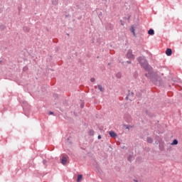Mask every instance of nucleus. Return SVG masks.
<instances>
[{"mask_svg":"<svg viewBox=\"0 0 182 182\" xmlns=\"http://www.w3.org/2000/svg\"><path fill=\"white\" fill-rule=\"evenodd\" d=\"M138 61L139 62V63H141L142 68L147 70V68H148L147 61L146 60V59H144V57H139L138 58Z\"/></svg>","mask_w":182,"mask_h":182,"instance_id":"nucleus-1","label":"nucleus"},{"mask_svg":"<svg viewBox=\"0 0 182 182\" xmlns=\"http://www.w3.org/2000/svg\"><path fill=\"white\" fill-rule=\"evenodd\" d=\"M127 58H128V59H134V55H133V53L132 52V50H129L127 53Z\"/></svg>","mask_w":182,"mask_h":182,"instance_id":"nucleus-2","label":"nucleus"},{"mask_svg":"<svg viewBox=\"0 0 182 182\" xmlns=\"http://www.w3.org/2000/svg\"><path fill=\"white\" fill-rule=\"evenodd\" d=\"M61 163L63 164V166H65L66 163H68V157L63 156L61 159Z\"/></svg>","mask_w":182,"mask_h":182,"instance_id":"nucleus-3","label":"nucleus"},{"mask_svg":"<svg viewBox=\"0 0 182 182\" xmlns=\"http://www.w3.org/2000/svg\"><path fill=\"white\" fill-rule=\"evenodd\" d=\"M171 53H173L171 48H167L166 50V54L167 55V56H171Z\"/></svg>","mask_w":182,"mask_h":182,"instance_id":"nucleus-4","label":"nucleus"},{"mask_svg":"<svg viewBox=\"0 0 182 182\" xmlns=\"http://www.w3.org/2000/svg\"><path fill=\"white\" fill-rule=\"evenodd\" d=\"M109 134L111 137H117V134H116L114 132H109Z\"/></svg>","mask_w":182,"mask_h":182,"instance_id":"nucleus-5","label":"nucleus"},{"mask_svg":"<svg viewBox=\"0 0 182 182\" xmlns=\"http://www.w3.org/2000/svg\"><path fill=\"white\" fill-rule=\"evenodd\" d=\"M171 144V146H175L176 144H178V141H177V139H174Z\"/></svg>","mask_w":182,"mask_h":182,"instance_id":"nucleus-6","label":"nucleus"},{"mask_svg":"<svg viewBox=\"0 0 182 182\" xmlns=\"http://www.w3.org/2000/svg\"><path fill=\"white\" fill-rule=\"evenodd\" d=\"M148 33L149 35H154V30L153 29H149V31H148Z\"/></svg>","mask_w":182,"mask_h":182,"instance_id":"nucleus-7","label":"nucleus"},{"mask_svg":"<svg viewBox=\"0 0 182 182\" xmlns=\"http://www.w3.org/2000/svg\"><path fill=\"white\" fill-rule=\"evenodd\" d=\"M97 87H98L99 90H100V92H105V89H103V87H102V85H98Z\"/></svg>","mask_w":182,"mask_h":182,"instance_id":"nucleus-8","label":"nucleus"},{"mask_svg":"<svg viewBox=\"0 0 182 182\" xmlns=\"http://www.w3.org/2000/svg\"><path fill=\"white\" fill-rule=\"evenodd\" d=\"M82 177H83V176H82V175H78L77 178V182L82 181Z\"/></svg>","mask_w":182,"mask_h":182,"instance_id":"nucleus-9","label":"nucleus"},{"mask_svg":"<svg viewBox=\"0 0 182 182\" xmlns=\"http://www.w3.org/2000/svg\"><path fill=\"white\" fill-rule=\"evenodd\" d=\"M131 32H132L134 36H136V33L134 32V28L133 27L131 28Z\"/></svg>","mask_w":182,"mask_h":182,"instance_id":"nucleus-10","label":"nucleus"},{"mask_svg":"<svg viewBox=\"0 0 182 182\" xmlns=\"http://www.w3.org/2000/svg\"><path fill=\"white\" fill-rule=\"evenodd\" d=\"M147 142H148V143H153V139H151V138H147Z\"/></svg>","mask_w":182,"mask_h":182,"instance_id":"nucleus-11","label":"nucleus"},{"mask_svg":"<svg viewBox=\"0 0 182 182\" xmlns=\"http://www.w3.org/2000/svg\"><path fill=\"white\" fill-rule=\"evenodd\" d=\"M89 134H90V136H93V134H95V132H94L93 130H90V131L89 132Z\"/></svg>","mask_w":182,"mask_h":182,"instance_id":"nucleus-12","label":"nucleus"},{"mask_svg":"<svg viewBox=\"0 0 182 182\" xmlns=\"http://www.w3.org/2000/svg\"><path fill=\"white\" fill-rule=\"evenodd\" d=\"M96 80L95 79V77H92L90 79V82H95Z\"/></svg>","mask_w":182,"mask_h":182,"instance_id":"nucleus-13","label":"nucleus"},{"mask_svg":"<svg viewBox=\"0 0 182 182\" xmlns=\"http://www.w3.org/2000/svg\"><path fill=\"white\" fill-rule=\"evenodd\" d=\"M98 139H102V136L99 135V136H98Z\"/></svg>","mask_w":182,"mask_h":182,"instance_id":"nucleus-14","label":"nucleus"},{"mask_svg":"<svg viewBox=\"0 0 182 182\" xmlns=\"http://www.w3.org/2000/svg\"><path fill=\"white\" fill-rule=\"evenodd\" d=\"M48 114H53V112H50Z\"/></svg>","mask_w":182,"mask_h":182,"instance_id":"nucleus-15","label":"nucleus"},{"mask_svg":"<svg viewBox=\"0 0 182 182\" xmlns=\"http://www.w3.org/2000/svg\"><path fill=\"white\" fill-rule=\"evenodd\" d=\"M134 181L137 182V181H136V180H134Z\"/></svg>","mask_w":182,"mask_h":182,"instance_id":"nucleus-16","label":"nucleus"}]
</instances>
